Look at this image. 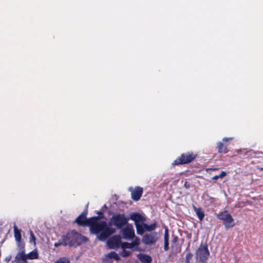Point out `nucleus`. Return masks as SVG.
I'll use <instances>...</instances> for the list:
<instances>
[{
    "mask_svg": "<svg viewBox=\"0 0 263 263\" xmlns=\"http://www.w3.org/2000/svg\"><path fill=\"white\" fill-rule=\"evenodd\" d=\"M209 255L210 252L207 245L201 243L196 253L197 259L200 263H206Z\"/></svg>",
    "mask_w": 263,
    "mask_h": 263,
    "instance_id": "obj_5",
    "label": "nucleus"
},
{
    "mask_svg": "<svg viewBox=\"0 0 263 263\" xmlns=\"http://www.w3.org/2000/svg\"><path fill=\"white\" fill-rule=\"evenodd\" d=\"M193 255L191 253L189 252L186 254L185 258V263H190L191 259L192 258Z\"/></svg>",
    "mask_w": 263,
    "mask_h": 263,
    "instance_id": "obj_23",
    "label": "nucleus"
},
{
    "mask_svg": "<svg viewBox=\"0 0 263 263\" xmlns=\"http://www.w3.org/2000/svg\"><path fill=\"white\" fill-rule=\"evenodd\" d=\"M156 226H157V224L156 222H154L153 223H152L150 225H147V224H146L144 222L142 226H141V227H142V229L143 230V233H144V231L150 232V231H152L155 230L156 228Z\"/></svg>",
    "mask_w": 263,
    "mask_h": 263,
    "instance_id": "obj_16",
    "label": "nucleus"
},
{
    "mask_svg": "<svg viewBox=\"0 0 263 263\" xmlns=\"http://www.w3.org/2000/svg\"><path fill=\"white\" fill-rule=\"evenodd\" d=\"M86 214V212L82 213L76 219V222L79 226H89L90 231L93 234H98L100 232L98 236L100 240H105L109 236L115 232L116 229L107 227L106 222H98L99 217L95 216L87 219Z\"/></svg>",
    "mask_w": 263,
    "mask_h": 263,
    "instance_id": "obj_1",
    "label": "nucleus"
},
{
    "mask_svg": "<svg viewBox=\"0 0 263 263\" xmlns=\"http://www.w3.org/2000/svg\"><path fill=\"white\" fill-rule=\"evenodd\" d=\"M14 228V235L15 239L17 243V246L20 248H23L24 247V243L21 241V230L18 229L15 225L13 227Z\"/></svg>",
    "mask_w": 263,
    "mask_h": 263,
    "instance_id": "obj_13",
    "label": "nucleus"
},
{
    "mask_svg": "<svg viewBox=\"0 0 263 263\" xmlns=\"http://www.w3.org/2000/svg\"><path fill=\"white\" fill-rule=\"evenodd\" d=\"M226 175V173L224 171H222L219 175H215L213 177L214 180H217L219 178H223Z\"/></svg>",
    "mask_w": 263,
    "mask_h": 263,
    "instance_id": "obj_24",
    "label": "nucleus"
},
{
    "mask_svg": "<svg viewBox=\"0 0 263 263\" xmlns=\"http://www.w3.org/2000/svg\"><path fill=\"white\" fill-rule=\"evenodd\" d=\"M137 258L142 263H151L152 261V257L147 254L140 253L137 255Z\"/></svg>",
    "mask_w": 263,
    "mask_h": 263,
    "instance_id": "obj_14",
    "label": "nucleus"
},
{
    "mask_svg": "<svg viewBox=\"0 0 263 263\" xmlns=\"http://www.w3.org/2000/svg\"><path fill=\"white\" fill-rule=\"evenodd\" d=\"M232 139H233L232 138H224L222 139V141L223 142H228V141H230L232 140Z\"/></svg>",
    "mask_w": 263,
    "mask_h": 263,
    "instance_id": "obj_29",
    "label": "nucleus"
},
{
    "mask_svg": "<svg viewBox=\"0 0 263 263\" xmlns=\"http://www.w3.org/2000/svg\"><path fill=\"white\" fill-rule=\"evenodd\" d=\"M26 257L27 259H36L39 258V253L37 249H34L28 254H26Z\"/></svg>",
    "mask_w": 263,
    "mask_h": 263,
    "instance_id": "obj_17",
    "label": "nucleus"
},
{
    "mask_svg": "<svg viewBox=\"0 0 263 263\" xmlns=\"http://www.w3.org/2000/svg\"><path fill=\"white\" fill-rule=\"evenodd\" d=\"M130 254V252L124 250L123 252L122 253V256L124 257H127V256H129Z\"/></svg>",
    "mask_w": 263,
    "mask_h": 263,
    "instance_id": "obj_28",
    "label": "nucleus"
},
{
    "mask_svg": "<svg viewBox=\"0 0 263 263\" xmlns=\"http://www.w3.org/2000/svg\"><path fill=\"white\" fill-rule=\"evenodd\" d=\"M123 237L125 239H132L135 237V230L133 226L127 224L126 227L121 230Z\"/></svg>",
    "mask_w": 263,
    "mask_h": 263,
    "instance_id": "obj_8",
    "label": "nucleus"
},
{
    "mask_svg": "<svg viewBox=\"0 0 263 263\" xmlns=\"http://www.w3.org/2000/svg\"><path fill=\"white\" fill-rule=\"evenodd\" d=\"M260 170L263 171V167H258Z\"/></svg>",
    "mask_w": 263,
    "mask_h": 263,
    "instance_id": "obj_31",
    "label": "nucleus"
},
{
    "mask_svg": "<svg viewBox=\"0 0 263 263\" xmlns=\"http://www.w3.org/2000/svg\"><path fill=\"white\" fill-rule=\"evenodd\" d=\"M130 219L135 222L137 234L142 235L143 231L141 226L145 221L146 218L139 213H133L130 215Z\"/></svg>",
    "mask_w": 263,
    "mask_h": 263,
    "instance_id": "obj_4",
    "label": "nucleus"
},
{
    "mask_svg": "<svg viewBox=\"0 0 263 263\" xmlns=\"http://www.w3.org/2000/svg\"><path fill=\"white\" fill-rule=\"evenodd\" d=\"M129 189V191L131 192L132 199L135 201L139 200L143 193L142 188L137 186L135 188L130 187Z\"/></svg>",
    "mask_w": 263,
    "mask_h": 263,
    "instance_id": "obj_11",
    "label": "nucleus"
},
{
    "mask_svg": "<svg viewBox=\"0 0 263 263\" xmlns=\"http://www.w3.org/2000/svg\"><path fill=\"white\" fill-rule=\"evenodd\" d=\"M66 238H64V236L62 237V238L59 240V241L58 243H54V246L55 247H58V246L60 245H63L64 243H62L63 242V240H65Z\"/></svg>",
    "mask_w": 263,
    "mask_h": 263,
    "instance_id": "obj_27",
    "label": "nucleus"
},
{
    "mask_svg": "<svg viewBox=\"0 0 263 263\" xmlns=\"http://www.w3.org/2000/svg\"><path fill=\"white\" fill-rule=\"evenodd\" d=\"M11 258V256L9 255L5 258V261H6L7 263H8L9 261L10 260Z\"/></svg>",
    "mask_w": 263,
    "mask_h": 263,
    "instance_id": "obj_30",
    "label": "nucleus"
},
{
    "mask_svg": "<svg viewBox=\"0 0 263 263\" xmlns=\"http://www.w3.org/2000/svg\"><path fill=\"white\" fill-rule=\"evenodd\" d=\"M217 145L218 153H227L228 152L227 147L226 145H224L221 142H218L217 143Z\"/></svg>",
    "mask_w": 263,
    "mask_h": 263,
    "instance_id": "obj_19",
    "label": "nucleus"
},
{
    "mask_svg": "<svg viewBox=\"0 0 263 263\" xmlns=\"http://www.w3.org/2000/svg\"><path fill=\"white\" fill-rule=\"evenodd\" d=\"M121 242V238L120 235H115L110 238L107 243L108 246L111 249H116L120 246Z\"/></svg>",
    "mask_w": 263,
    "mask_h": 263,
    "instance_id": "obj_9",
    "label": "nucleus"
},
{
    "mask_svg": "<svg viewBox=\"0 0 263 263\" xmlns=\"http://www.w3.org/2000/svg\"><path fill=\"white\" fill-rule=\"evenodd\" d=\"M122 247L123 249H132L134 247L133 243H132V242H131V243L123 242L122 244Z\"/></svg>",
    "mask_w": 263,
    "mask_h": 263,
    "instance_id": "obj_21",
    "label": "nucleus"
},
{
    "mask_svg": "<svg viewBox=\"0 0 263 263\" xmlns=\"http://www.w3.org/2000/svg\"><path fill=\"white\" fill-rule=\"evenodd\" d=\"M217 218L223 221L226 229H228L235 226L234 219L227 211H224L217 215Z\"/></svg>",
    "mask_w": 263,
    "mask_h": 263,
    "instance_id": "obj_6",
    "label": "nucleus"
},
{
    "mask_svg": "<svg viewBox=\"0 0 263 263\" xmlns=\"http://www.w3.org/2000/svg\"><path fill=\"white\" fill-rule=\"evenodd\" d=\"M106 257H108L109 258H114L116 260H119L120 258L118 254L114 251L110 252L106 255Z\"/></svg>",
    "mask_w": 263,
    "mask_h": 263,
    "instance_id": "obj_20",
    "label": "nucleus"
},
{
    "mask_svg": "<svg viewBox=\"0 0 263 263\" xmlns=\"http://www.w3.org/2000/svg\"><path fill=\"white\" fill-rule=\"evenodd\" d=\"M195 158V156H193L190 153L182 154L179 158L174 161L173 164L177 165L188 163L193 160Z\"/></svg>",
    "mask_w": 263,
    "mask_h": 263,
    "instance_id": "obj_7",
    "label": "nucleus"
},
{
    "mask_svg": "<svg viewBox=\"0 0 263 263\" xmlns=\"http://www.w3.org/2000/svg\"><path fill=\"white\" fill-rule=\"evenodd\" d=\"M128 222V218L123 214H117L114 215L111 218L109 225L107 227L112 228V225L115 226L117 229H121Z\"/></svg>",
    "mask_w": 263,
    "mask_h": 263,
    "instance_id": "obj_3",
    "label": "nucleus"
},
{
    "mask_svg": "<svg viewBox=\"0 0 263 263\" xmlns=\"http://www.w3.org/2000/svg\"><path fill=\"white\" fill-rule=\"evenodd\" d=\"M168 240H169V235L168 233V230L167 229L165 231L164 234V249L165 251H167L168 249Z\"/></svg>",
    "mask_w": 263,
    "mask_h": 263,
    "instance_id": "obj_18",
    "label": "nucleus"
},
{
    "mask_svg": "<svg viewBox=\"0 0 263 263\" xmlns=\"http://www.w3.org/2000/svg\"><path fill=\"white\" fill-rule=\"evenodd\" d=\"M134 238L135 239L133 241L132 243H133L134 247L138 246L140 242V239L138 237H135Z\"/></svg>",
    "mask_w": 263,
    "mask_h": 263,
    "instance_id": "obj_26",
    "label": "nucleus"
},
{
    "mask_svg": "<svg viewBox=\"0 0 263 263\" xmlns=\"http://www.w3.org/2000/svg\"><path fill=\"white\" fill-rule=\"evenodd\" d=\"M29 234H30V240H29V242L30 243H33L34 245H35V236L34 235L33 232L30 230L29 231Z\"/></svg>",
    "mask_w": 263,
    "mask_h": 263,
    "instance_id": "obj_22",
    "label": "nucleus"
},
{
    "mask_svg": "<svg viewBox=\"0 0 263 263\" xmlns=\"http://www.w3.org/2000/svg\"><path fill=\"white\" fill-rule=\"evenodd\" d=\"M21 250L17 253L15 257L14 260L13 261H15L17 263H28L27 261V258L26 257L25 251L24 247L23 248H21Z\"/></svg>",
    "mask_w": 263,
    "mask_h": 263,
    "instance_id": "obj_12",
    "label": "nucleus"
},
{
    "mask_svg": "<svg viewBox=\"0 0 263 263\" xmlns=\"http://www.w3.org/2000/svg\"><path fill=\"white\" fill-rule=\"evenodd\" d=\"M142 242L147 245H151L154 244L157 241V233L156 232L151 234H145L143 236Z\"/></svg>",
    "mask_w": 263,
    "mask_h": 263,
    "instance_id": "obj_10",
    "label": "nucleus"
},
{
    "mask_svg": "<svg viewBox=\"0 0 263 263\" xmlns=\"http://www.w3.org/2000/svg\"><path fill=\"white\" fill-rule=\"evenodd\" d=\"M193 208L200 221H202L204 217V211L201 209V208H197L194 205H193Z\"/></svg>",
    "mask_w": 263,
    "mask_h": 263,
    "instance_id": "obj_15",
    "label": "nucleus"
},
{
    "mask_svg": "<svg viewBox=\"0 0 263 263\" xmlns=\"http://www.w3.org/2000/svg\"><path fill=\"white\" fill-rule=\"evenodd\" d=\"M54 263H69V260L66 258H61Z\"/></svg>",
    "mask_w": 263,
    "mask_h": 263,
    "instance_id": "obj_25",
    "label": "nucleus"
},
{
    "mask_svg": "<svg viewBox=\"0 0 263 263\" xmlns=\"http://www.w3.org/2000/svg\"><path fill=\"white\" fill-rule=\"evenodd\" d=\"M63 236L66 238L65 240H63L64 246H77L87 240L86 237L74 231L69 232L66 236Z\"/></svg>",
    "mask_w": 263,
    "mask_h": 263,
    "instance_id": "obj_2",
    "label": "nucleus"
}]
</instances>
